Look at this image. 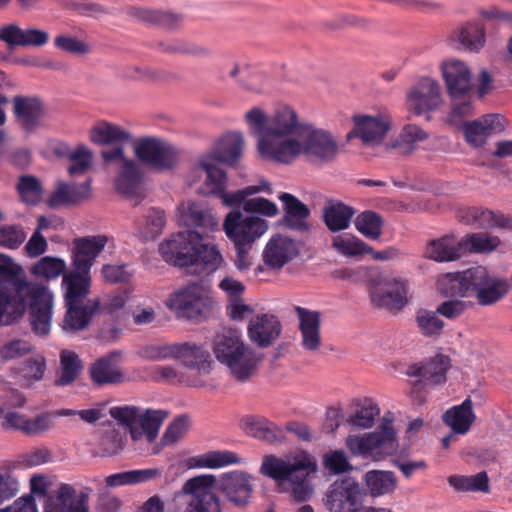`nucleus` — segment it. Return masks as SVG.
<instances>
[{
  "label": "nucleus",
  "instance_id": "393cba45",
  "mask_svg": "<svg viewBox=\"0 0 512 512\" xmlns=\"http://www.w3.org/2000/svg\"><path fill=\"white\" fill-rule=\"evenodd\" d=\"M298 254V242L287 235L275 234L265 245L263 261L267 267L279 270Z\"/></svg>",
  "mask_w": 512,
  "mask_h": 512
},
{
  "label": "nucleus",
  "instance_id": "ea45409f",
  "mask_svg": "<svg viewBox=\"0 0 512 512\" xmlns=\"http://www.w3.org/2000/svg\"><path fill=\"white\" fill-rule=\"evenodd\" d=\"M354 214V209L342 202H329L323 208L324 223L332 232L347 229Z\"/></svg>",
  "mask_w": 512,
  "mask_h": 512
},
{
  "label": "nucleus",
  "instance_id": "09e8293b",
  "mask_svg": "<svg viewBox=\"0 0 512 512\" xmlns=\"http://www.w3.org/2000/svg\"><path fill=\"white\" fill-rule=\"evenodd\" d=\"M141 410V408L130 405L112 407L109 410L110 416L115 419L119 425L129 429L131 439L135 442L142 440V432L138 427Z\"/></svg>",
  "mask_w": 512,
  "mask_h": 512
},
{
  "label": "nucleus",
  "instance_id": "dca6fc26",
  "mask_svg": "<svg viewBox=\"0 0 512 512\" xmlns=\"http://www.w3.org/2000/svg\"><path fill=\"white\" fill-rule=\"evenodd\" d=\"M365 492L352 477H343L334 481L325 498L330 512H357L363 503Z\"/></svg>",
  "mask_w": 512,
  "mask_h": 512
},
{
  "label": "nucleus",
  "instance_id": "37998d69",
  "mask_svg": "<svg viewBox=\"0 0 512 512\" xmlns=\"http://www.w3.org/2000/svg\"><path fill=\"white\" fill-rule=\"evenodd\" d=\"M415 326L425 338H438L443 333L445 322L436 310L420 308L415 312Z\"/></svg>",
  "mask_w": 512,
  "mask_h": 512
},
{
  "label": "nucleus",
  "instance_id": "0e129e2a",
  "mask_svg": "<svg viewBox=\"0 0 512 512\" xmlns=\"http://www.w3.org/2000/svg\"><path fill=\"white\" fill-rule=\"evenodd\" d=\"M67 157L70 162L68 173L71 176L84 174L90 168L93 160L91 150L85 145H78L69 152Z\"/></svg>",
  "mask_w": 512,
  "mask_h": 512
},
{
  "label": "nucleus",
  "instance_id": "58836bf2",
  "mask_svg": "<svg viewBox=\"0 0 512 512\" xmlns=\"http://www.w3.org/2000/svg\"><path fill=\"white\" fill-rule=\"evenodd\" d=\"M151 377L155 381H164L170 384H181L190 387H200L205 383L200 377H191L186 369L170 365L153 366L151 368Z\"/></svg>",
  "mask_w": 512,
  "mask_h": 512
},
{
  "label": "nucleus",
  "instance_id": "bb28decb",
  "mask_svg": "<svg viewBox=\"0 0 512 512\" xmlns=\"http://www.w3.org/2000/svg\"><path fill=\"white\" fill-rule=\"evenodd\" d=\"M49 38L47 31L33 26L22 28L12 23L0 28V40L9 46L42 47Z\"/></svg>",
  "mask_w": 512,
  "mask_h": 512
},
{
  "label": "nucleus",
  "instance_id": "f257e3e1",
  "mask_svg": "<svg viewBox=\"0 0 512 512\" xmlns=\"http://www.w3.org/2000/svg\"><path fill=\"white\" fill-rule=\"evenodd\" d=\"M244 120L264 160L291 164L301 155L321 161H330L337 155L333 136L301 120L291 106L280 105L271 114L253 107L245 113Z\"/></svg>",
  "mask_w": 512,
  "mask_h": 512
},
{
  "label": "nucleus",
  "instance_id": "f3484780",
  "mask_svg": "<svg viewBox=\"0 0 512 512\" xmlns=\"http://www.w3.org/2000/svg\"><path fill=\"white\" fill-rule=\"evenodd\" d=\"M408 288V282L401 277H384L372 287L371 301L379 308L399 311L408 303Z\"/></svg>",
  "mask_w": 512,
  "mask_h": 512
},
{
  "label": "nucleus",
  "instance_id": "4d7b16f0",
  "mask_svg": "<svg viewBox=\"0 0 512 512\" xmlns=\"http://www.w3.org/2000/svg\"><path fill=\"white\" fill-rule=\"evenodd\" d=\"M355 227L366 238L377 240L382 235L383 219L373 211H364L355 219Z\"/></svg>",
  "mask_w": 512,
  "mask_h": 512
},
{
  "label": "nucleus",
  "instance_id": "c756f323",
  "mask_svg": "<svg viewBox=\"0 0 512 512\" xmlns=\"http://www.w3.org/2000/svg\"><path fill=\"white\" fill-rule=\"evenodd\" d=\"M295 311L299 319L303 348L309 351L318 350L321 346L320 313L299 306L295 308Z\"/></svg>",
  "mask_w": 512,
  "mask_h": 512
},
{
  "label": "nucleus",
  "instance_id": "4c0bfd02",
  "mask_svg": "<svg viewBox=\"0 0 512 512\" xmlns=\"http://www.w3.org/2000/svg\"><path fill=\"white\" fill-rule=\"evenodd\" d=\"M426 254L437 262H449L461 258L464 255L462 239L457 240L452 236H445L433 240L427 247Z\"/></svg>",
  "mask_w": 512,
  "mask_h": 512
},
{
  "label": "nucleus",
  "instance_id": "7c9ffc66",
  "mask_svg": "<svg viewBox=\"0 0 512 512\" xmlns=\"http://www.w3.org/2000/svg\"><path fill=\"white\" fill-rule=\"evenodd\" d=\"M92 196L91 180L81 184L59 182L48 199L50 207L77 204L90 199Z\"/></svg>",
  "mask_w": 512,
  "mask_h": 512
},
{
  "label": "nucleus",
  "instance_id": "473e14b6",
  "mask_svg": "<svg viewBox=\"0 0 512 512\" xmlns=\"http://www.w3.org/2000/svg\"><path fill=\"white\" fill-rule=\"evenodd\" d=\"M240 428L247 435L268 443L278 442L284 437L280 427L267 418L258 415H248L241 418Z\"/></svg>",
  "mask_w": 512,
  "mask_h": 512
},
{
  "label": "nucleus",
  "instance_id": "1a4fd4ad",
  "mask_svg": "<svg viewBox=\"0 0 512 512\" xmlns=\"http://www.w3.org/2000/svg\"><path fill=\"white\" fill-rule=\"evenodd\" d=\"M202 479L211 486L214 493L223 495L225 500L235 507H245L254 492V477L244 470H233L216 476L202 474Z\"/></svg>",
  "mask_w": 512,
  "mask_h": 512
},
{
  "label": "nucleus",
  "instance_id": "8fccbe9b",
  "mask_svg": "<svg viewBox=\"0 0 512 512\" xmlns=\"http://www.w3.org/2000/svg\"><path fill=\"white\" fill-rule=\"evenodd\" d=\"M457 215L461 222L478 228H491L502 224L493 211L481 207L460 208Z\"/></svg>",
  "mask_w": 512,
  "mask_h": 512
},
{
  "label": "nucleus",
  "instance_id": "de8ad7c7",
  "mask_svg": "<svg viewBox=\"0 0 512 512\" xmlns=\"http://www.w3.org/2000/svg\"><path fill=\"white\" fill-rule=\"evenodd\" d=\"M164 211L156 208L145 210L142 219L136 223V232L144 240L158 236L165 226Z\"/></svg>",
  "mask_w": 512,
  "mask_h": 512
},
{
  "label": "nucleus",
  "instance_id": "ddd939ff",
  "mask_svg": "<svg viewBox=\"0 0 512 512\" xmlns=\"http://www.w3.org/2000/svg\"><path fill=\"white\" fill-rule=\"evenodd\" d=\"M150 357L155 360L180 359L191 377L201 378V375L210 372L209 352L194 343L185 342L157 347L151 351Z\"/></svg>",
  "mask_w": 512,
  "mask_h": 512
},
{
  "label": "nucleus",
  "instance_id": "4468645a",
  "mask_svg": "<svg viewBox=\"0 0 512 512\" xmlns=\"http://www.w3.org/2000/svg\"><path fill=\"white\" fill-rule=\"evenodd\" d=\"M136 158L156 171H168L179 162V152L171 143L157 137L139 138L134 143Z\"/></svg>",
  "mask_w": 512,
  "mask_h": 512
},
{
  "label": "nucleus",
  "instance_id": "13d9d810",
  "mask_svg": "<svg viewBox=\"0 0 512 512\" xmlns=\"http://www.w3.org/2000/svg\"><path fill=\"white\" fill-rule=\"evenodd\" d=\"M190 427L189 418L185 415H181L175 418L164 431L160 446L153 448L152 454H158L163 447L173 445L187 433Z\"/></svg>",
  "mask_w": 512,
  "mask_h": 512
},
{
  "label": "nucleus",
  "instance_id": "0eeeda50",
  "mask_svg": "<svg viewBox=\"0 0 512 512\" xmlns=\"http://www.w3.org/2000/svg\"><path fill=\"white\" fill-rule=\"evenodd\" d=\"M213 351L217 360L239 381L248 380L261 361V357L244 343L240 332L234 329H223L215 336Z\"/></svg>",
  "mask_w": 512,
  "mask_h": 512
},
{
  "label": "nucleus",
  "instance_id": "c85d7f7f",
  "mask_svg": "<svg viewBox=\"0 0 512 512\" xmlns=\"http://www.w3.org/2000/svg\"><path fill=\"white\" fill-rule=\"evenodd\" d=\"M45 512H89L88 496L81 493L75 496V489L69 484H62L54 498L45 506Z\"/></svg>",
  "mask_w": 512,
  "mask_h": 512
},
{
  "label": "nucleus",
  "instance_id": "e433bc0d",
  "mask_svg": "<svg viewBox=\"0 0 512 512\" xmlns=\"http://www.w3.org/2000/svg\"><path fill=\"white\" fill-rule=\"evenodd\" d=\"M279 199L283 203L285 224L293 230H307L308 224L306 220L310 215L308 207L289 193L280 194Z\"/></svg>",
  "mask_w": 512,
  "mask_h": 512
},
{
  "label": "nucleus",
  "instance_id": "c03bdc74",
  "mask_svg": "<svg viewBox=\"0 0 512 512\" xmlns=\"http://www.w3.org/2000/svg\"><path fill=\"white\" fill-rule=\"evenodd\" d=\"M261 192L268 194L272 193L271 184L265 179H261L257 185H249L233 192H228L224 189L217 197L221 200L224 206L239 209L240 205L244 206V203L248 200L247 198L249 196Z\"/></svg>",
  "mask_w": 512,
  "mask_h": 512
},
{
  "label": "nucleus",
  "instance_id": "3c124183",
  "mask_svg": "<svg viewBox=\"0 0 512 512\" xmlns=\"http://www.w3.org/2000/svg\"><path fill=\"white\" fill-rule=\"evenodd\" d=\"M365 483L372 496L392 493L397 487V478L392 471L371 470L365 474Z\"/></svg>",
  "mask_w": 512,
  "mask_h": 512
},
{
  "label": "nucleus",
  "instance_id": "a18cd8bd",
  "mask_svg": "<svg viewBox=\"0 0 512 512\" xmlns=\"http://www.w3.org/2000/svg\"><path fill=\"white\" fill-rule=\"evenodd\" d=\"M379 415L378 405L372 399L367 398L356 404L353 412L348 415L346 422L355 428L369 429L373 427Z\"/></svg>",
  "mask_w": 512,
  "mask_h": 512
},
{
  "label": "nucleus",
  "instance_id": "423d86ee",
  "mask_svg": "<svg viewBox=\"0 0 512 512\" xmlns=\"http://www.w3.org/2000/svg\"><path fill=\"white\" fill-rule=\"evenodd\" d=\"M28 306L34 332L46 335L51 328L53 299L45 305L40 297H34L30 291H26L24 285H9L0 281V324L9 325L20 319Z\"/></svg>",
  "mask_w": 512,
  "mask_h": 512
},
{
  "label": "nucleus",
  "instance_id": "338daca9",
  "mask_svg": "<svg viewBox=\"0 0 512 512\" xmlns=\"http://www.w3.org/2000/svg\"><path fill=\"white\" fill-rule=\"evenodd\" d=\"M18 192L23 202L34 205L39 202L42 189L36 178L23 176L18 183Z\"/></svg>",
  "mask_w": 512,
  "mask_h": 512
},
{
  "label": "nucleus",
  "instance_id": "a211bd4d",
  "mask_svg": "<svg viewBox=\"0 0 512 512\" xmlns=\"http://www.w3.org/2000/svg\"><path fill=\"white\" fill-rule=\"evenodd\" d=\"M188 496L183 512H222V500L200 475L188 479L182 486Z\"/></svg>",
  "mask_w": 512,
  "mask_h": 512
},
{
  "label": "nucleus",
  "instance_id": "864d4df0",
  "mask_svg": "<svg viewBox=\"0 0 512 512\" xmlns=\"http://www.w3.org/2000/svg\"><path fill=\"white\" fill-rule=\"evenodd\" d=\"M82 369L81 361L75 352L63 350L60 355V370L55 384L66 386L75 381Z\"/></svg>",
  "mask_w": 512,
  "mask_h": 512
},
{
  "label": "nucleus",
  "instance_id": "c9c22d12",
  "mask_svg": "<svg viewBox=\"0 0 512 512\" xmlns=\"http://www.w3.org/2000/svg\"><path fill=\"white\" fill-rule=\"evenodd\" d=\"M13 111L17 121L24 128L32 129L39 124L44 108L36 97L16 96L13 99Z\"/></svg>",
  "mask_w": 512,
  "mask_h": 512
},
{
  "label": "nucleus",
  "instance_id": "774afa93",
  "mask_svg": "<svg viewBox=\"0 0 512 512\" xmlns=\"http://www.w3.org/2000/svg\"><path fill=\"white\" fill-rule=\"evenodd\" d=\"M243 211L252 214H261L266 217H275L279 213L277 205L263 197L248 199L244 203Z\"/></svg>",
  "mask_w": 512,
  "mask_h": 512
},
{
  "label": "nucleus",
  "instance_id": "39448f33",
  "mask_svg": "<svg viewBox=\"0 0 512 512\" xmlns=\"http://www.w3.org/2000/svg\"><path fill=\"white\" fill-rule=\"evenodd\" d=\"M205 234L197 230H183L173 234L159 246L163 259L175 266L201 264L209 271L217 270L223 257L216 244L205 243Z\"/></svg>",
  "mask_w": 512,
  "mask_h": 512
},
{
  "label": "nucleus",
  "instance_id": "5fc2aeb1",
  "mask_svg": "<svg viewBox=\"0 0 512 512\" xmlns=\"http://www.w3.org/2000/svg\"><path fill=\"white\" fill-rule=\"evenodd\" d=\"M332 247L341 255L355 257L372 251V247L355 235L344 233L332 239Z\"/></svg>",
  "mask_w": 512,
  "mask_h": 512
},
{
  "label": "nucleus",
  "instance_id": "20e7f679",
  "mask_svg": "<svg viewBox=\"0 0 512 512\" xmlns=\"http://www.w3.org/2000/svg\"><path fill=\"white\" fill-rule=\"evenodd\" d=\"M438 285L446 296L475 297L483 306L500 300L509 287L506 280L491 275L483 266L443 275Z\"/></svg>",
  "mask_w": 512,
  "mask_h": 512
},
{
  "label": "nucleus",
  "instance_id": "052dcab7",
  "mask_svg": "<svg viewBox=\"0 0 512 512\" xmlns=\"http://www.w3.org/2000/svg\"><path fill=\"white\" fill-rule=\"evenodd\" d=\"M500 243L496 236L487 233H475L462 238L464 255L468 252L486 253L494 250Z\"/></svg>",
  "mask_w": 512,
  "mask_h": 512
},
{
  "label": "nucleus",
  "instance_id": "7ed1b4c3",
  "mask_svg": "<svg viewBox=\"0 0 512 512\" xmlns=\"http://www.w3.org/2000/svg\"><path fill=\"white\" fill-rule=\"evenodd\" d=\"M317 470L315 458L306 451L283 456L268 455L262 460L260 473L274 480L279 492L288 493L296 501H306L313 493L309 477Z\"/></svg>",
  "mask_w": 512,
  "mask_h": 512
},
{
  "label": "nucleus",
  "instance_id": "cd10ccee",
  "mask_svg": "<svg viewBox=\"0 0 512 512\" xmlns=\"http://www.w3.org/2000/svg\"><path fill=\"white\" fill-rule=\"evenodd\" d=\"M450 367L449 357L438 354L422 364L413 365L408 374L418 377L424 384L441 385L446 382V374Z\"/></svg>",
  "mask_w": 512,
  "mask_h": 512
},
{
  "label": "nucleus",
  "instance_id": "b1692460",
  "mask_svg": "<svg viewBox=\"0 0 512 512\" xmlns=\"http://www.w3.org/2000/svg\"><path fill=\"white\" fill-rule=\"evenodd\" d=\"M282 332V324L272 313H258L252 316L247 327V334L252 343L260 348L273 345Z\"/></svg>",
  "mask_w": 512,
  "mask_h": 512
},
{
  "label": "nucleus",
  "instance_id": "6e6552de",
  "mask_svg": "<svg viewBox=\"0 0 512 512\" xmlns=\"http://www.w3.org/2000/svg\"><path fill=\"white\" fill-rule=\"evenodd\" d=\"M213 300L208 291L198 283L181 286L166 300L167 308L177 319L200 320L212 309Z\"/></svg>",
  "mask_w": 512,
  "mask_h": 512
},
{
  "label": "nucleus",
  "instance_id": "49530a36",
  "mask_svg": "<svg viewBox=\"0 0 512 512\" xmlns=\"http://www.w3.org/2000/svg\"><path fill=\"white\" fill-rule=\"evenodd\" d=\"M168 415V411L162 409H142L138 420L142 439L144 438L149 444L153 443L158 437L160 427Z\"/></svg>",
  "mask_w": 512,
  "mask_h": 512
},
{
  "label": "nucleus",
  "instance_id": "4be33fe9",
  "mask_svg": "<svg viewBox=\"0 0 512 512\" xmlns=\"http://www.w3.org/2000/svg\"><path fill=\"white\" fill-rule=\"evenodd\" d=\"M505 128V119L499 114H487L462 125L466 142L474 148L482 147L491 135L501 133Z\"/></svg>",
  "mask_w": 512,
  "mask_h": 512
},
{
  "label": "nucleus",
  "instance_id": "412c9836",
  "mask_svg": "<svg viewBox=\"0 0 512 512\" xmlns=\"http://www.w3.org/2000/svg\"><path fill=\"white\" fill-rule=\"evenodd\" d=\"M204 179V190L208 194L218 196L227 187V176L218 166V161L213 156L202 155L197 164L190 170L188 179L191 183Z\"/></svg>",
  "mask_w": 512,
  "mask_h": 512
},
{
  "label": "nucleus",
  "instance_id": "f704fd0d",
  "mask_svg": "<svg viewBox=\"0 0 512 512\" xmlns=\"http://www.w3.org/2000/svg\"><path fill=\"white\" fill-rule=\"evenodd\" d=\"M476 419L473 412V402L466 398L460 405H455L443 414L444 423L451 430L460 435H465Z\"/></svg>",
  "mask_w": 512,
  "mask_h": 512
},
{
  "label": "nucleus",
  "instance_id": "f03ea898",
  "mask_svg": "<svg viewBox=\"0 0 512 512\" xmlns=\"http://www.w3.org/2000/svg\"><path fill=\"white\" fill-rule=\"evenodd\" d=\"M108 242L105 235L75 239L71 253L72 270L62 277L61 287L66 307L62 328L75 333L87 328L100 309L98 299H88L91 268Z\"/></svg>",
  "mask_w": 512,
  "mask_h": 512
},
{
  "label": "nucleus",
  "instance_id": "6ab92c4d",
  "mask_svg": "<svg viewBox=\"0 0 512 512\" xmlns=\"http://www.w3.org/2000/svg\"><path fill=\"white\" fill-rule=\"evenodd\" d=\"M441 104V87L429 77L421 78L406 94L407 110L418 116L438 109Z\"/></svg>",
  "mask_w": 512,
  "mask_h": 512
},
{
  "label": "nucleus",
  "instance_id": "f8f14e48",
  "mask_svg": "<svg viewBox=\"0 0 512 512\" xmlns=\"http://www.w3.org/2000/svg\"><path fill=\"white\" fill-rule=\"evenodd\" d=\"M222 228L233 245H253L267 232L269 225L263 218L232 209L225 215Z\"/></svg>",
  "mask_w": 512,
  "mask_h": 512
},
{
  "label": "nucleus",
  "instance_id": "5701e85b",
  "mask_svg": "<svg viewBox=\"0 0 512 512\" xmlns=\"http://www.w3.org/2000/svg\"><path fill=\"white\" fill-rule=\"evenodd\" d=\"M0 281L9 285L15 283L24 285L26 291H30L34 297H40L45 305L53 298V294L45 285L28 281L22 266L3 253H0Z\"/></svg>",
  "mask_w": 512,
  "mask_h": 512
},
{
  "label": "nucleus",
  "instance_id": "79ce46f5",
  "mask_svg": "<svg viewBox=\"0 0 512 512\" xmlns=\"http://www.w3.org/2000/svg\"><path fill=\"white\" fill-rule=\"evenodd\" d=\"M90 375L93 382L99 385L119 383L123 380V374L114 355L99 358L90 367Z\"/></svg>",
  "mask_w": 512,
  "mask_h": 512
},
{
  "label": "nucleus",
  "instance_id": "680f3d73",
  "mask_svg": "<svg viewBox=\"0 0 512 512\" xmlns=\"http://www.w3.org/2000/svg\"><path fill=\"white\" fill-rule=\"evenodd\" d=\"M428 133L415 124H408L403 127L399 141L393 147H397L402 153L408 154L413 152L418 143L425 141Z\"/></svg>",
  "mask_w": 512,
  "mask_h": 512
},
{
  "label": "nucleus",
  "instance_id": "603ef678",
  "mask_svg": "<svg viewBox=\"0 0 512 512\" xmlns=\"http://www.w3.org/2000/svg\"><path fill=\"white\" fill-rule=\"evenodd\" d=\"M453 38L470 51H479L486 41L484 27L477 22L463 25L454 33Z\"/></svg>",
  "mask_w": 512,
  "mask_h": 512
},
{
  "label": "nucleus",
  "instance_id": "aec40b11",
  "mask_svg": "<svg viewBox=\"0 0 512 512\" xmlns=\"http://www.w3.org/2000/svg\"><path fill=\"white\" fill-rule=\"evenodd\" d=\"M177 221L180 226L187 230L200 229L201 234L209 236L219 230V219L207 206L193 201L186 200L177 207Z\"/></svg>",
  "mask_w": 512,
  "mask_h": 512
},
{
  "label": "nucleus",
  "instance_id": "6e6d98bb",
  "mask_svg": "<svg viewBox=\"0 0 512 512\" xmlns=\"http://www.w3.org/2000/svg\"><path fill=\"white\" fill-rule=\"evenodd\" d=\"M159 475L157 469H139L120 472L109 475L105 482L107 486L117 487L143 483L156 478Z\"/></svg>",
  "mask_w": 512,
  "mask_h": 512
},
{
  "label": "nucleus",
  "instance_id": "a19ab883",
  "mask_svg": "<svg viewBox=\"0 0 512 512\" xmlns=\"http://www.w3.org/2000/svg\"><path fill=\"white\" fill-rule=\"evenodd\" d=\"M90 140L99 145H115V148L130 140V134L118 125L100 122L90 130Z\"/></svg>",
  "mask_w": 512,
  "mask_h": 512
},
{
  "label": "nucleus",
  "instance_id": "2eb2a0df",
  "mask_svg": "<svg viewBox=\"0 0 512 512\" xmlns=\"http://www.w3.org/2000/svg\"><path fill=\"white\" fill-rule=\"evenodd\" d=\"M353 129L349 136L359 139L368 147L384 143L392 128V117L386 110L354 115Z\"/></svg>",
  "mask_w": 512,
  "mask_h": 512
},
{
  "label": "nucleus",
  "instance_id": "bf43d9fd",
  "mask_svg": "<svg viewBox=\"0 0 512 512\" xmlns=\"http://www.w3.org/2000/svg\"><path fill=\"white\" fill-rule=\"evenodd\" d=\"M66 262L57 257L45 256L31 267V273L45 279H56L66 274Z\"/></svg>",
  "mask_w": 512,
  "mask_h": 512
},
{
  "label": "nucleus",
  "instance_id": "9d476101",
  "mask_svg": "<svg viewBox=\"0 0 512 512\" xmlns=\"http://www.w3.org/2000/svg\"><path fill=\"white\" fill-rule=\"evenodd\" d=\"M101 156L106 163H113L117 167L115 189L128 199H142L144 197L143 173L134 160L124 155L123 148L103 150Z\"/></svg>",
  "mask_w": 512,
  "mask_h": 512
},
{
  "label": "nucleus",
  "instance_id": "72a5a7b5",
  "mask_svg": "<svg viewBox=\"0 0 512 512\" xmlns=\"http://www.w3.org/2000/svg\"><path fill=\"white\" fill-rule=\"evenodd\" d=\"M243 459L230 450H210L188 459L189 468L222 469L228 466L240 465Z\"/></svg>",
  "mask_w": 512,
  "mask_h": 512
},
{
  "label": "nucleus",
  "instance_id": "2f4dec72",
  "mask_svg": "<svg viewBox=\"0 0 512 512\" xmlns=\"http://www.w3.org/2000/svg\"><path fill=\"white\" fill-rule=\"evenodd\" d=\"M244 146L245 139L243 133L231 131L226 133L207 155L213 156L218 162L233 165L242 156Z\"/></svg>",
  "mask_w": 512,
  "mask_h": 512
},
{
  "label": "nucleus",
  "instance_id": "69168bd1",
  "mask_svg": "<svg viewBox=\"0 0 512 512\" xmlns=\"http://www.w3.org/2000/svg\"><path fill=\"white\" fill-rule=\"evenodd\" d=\"M159 45L163 52L171 54H187L194 57H207L210 55L208 48L182 40L161 42Z\"/></svg>",
  "mask_w": 512,
  "mask_h": 512
},
{
  "label": "nucleus",
  "instance_id": "a878e982",
  "mask_svg": "<svg viewBox=\"0 0 512 512\" xmlns=\"http://www.w3.org/2000/svg\"><path fill=\"white\" fill-rule=\"evenodd\" d=\"M441 71L447 90L453 98L462 96L471 89L472 73L464 61L447 59L441 64Z\"/></svg>",
  "mask_w": 512,
  "mask_h": 512
},
{
  "label": "nucleus",
  "instance_id": "e2e57ef3",
  "mask_svg": "<svg viewBox=\"0 0 512 512\" xmlns=\"http://www.w3.org/2000/svg\"><path fill=\"white\" fill-rule=\"evenodd\" d=\"M448 483L458 491H482L488 490V477L485 472L469 476H450Z\"/></svg>",
  "mask_w": 512,
  "mask_h": 512
},
{
  "label": "nucleus",
  "instance_id": "9b49d317",
  "mask_svg": "<svg viewBox=\"0 0 512 512\" xmlns=\"http://www.w3.org/2000/svg\"><path fill=\"white\" fill-rule=\"evenodd\" d=\"M346 446L354 456L381 461L398 449L395 431L375 430L363 435H349Z\"/></svg>",
  "mask_w": 512,
  "mask_h": 512
}]
</instances>
